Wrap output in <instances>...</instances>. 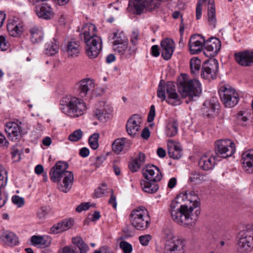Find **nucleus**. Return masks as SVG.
<instances>
[{
  "mask_svg": "<svg viewBox=\"0 0 253 253\" xmlns=\"http://www.w3.org/2000/svg\"><path fill=\"white\" fill-rule=\"evenodd\" d=\"M139 37V32L137 30L133 31L131 35L130 42L135 46L137 43V41Z\"/></svg>",
  "mask_w": 253,
  "mask_h": 253,
  "instance_id": "nucleus-55",
  "label": "nucleus"
},
{
  "mask_svg": "<svg viewBox=\"0 0 253 253\" xmlns=\"http://www.w3.org/2000/svg\"><path fill=\"white\" fill-rule=\"evenodd\" d=\"M215 156L210 155H203L199 161V166L205 170L213 169L215 165Z\"/></svg>",
  "mask_w": 253,
  "mask_h": 253,
  "instance_id": "nucleus-27",
  "label": "nucleus"
},
{
  "mask_svg": "<svg viewBox=\"0 0 253 253\" xmlns=\"http://www.w3.org/2000/svg\"><path fill=\"white\" fill-rule=\"evenodd\" d=\"M60 222L53 225L50 228V233L56 234L62 232Z\"/></svg>",
  "mask_w": 253,
  "mask_h": 253,
  "instance_id": "nucleus-54",
  "label": "nucleus"
},
{
  "mask_svg": "<svg viewBox=\"0 0 253 253\" xmlns=\"http://www.w3.org/2000/svg\"><path fill=\"white\" fill-rule=\"evenodd\" d=\"M42 241L40 243V245L42 247H46L50 245L51 243V238L48 236H42Z\"/></svg>",
  "mask_w": 253,
  "mask_h": 253,
  "instance_id": "nucleus-60",
  "label": "nucleus"
},
{
  "mask_svg": "<svg viewBox=\"0 0 253 253\" xmlns=\"http://www.w3.org/2000/svg\"><path fill=\"white\" fill-rule=\"evenodd\" d=\"M78 248L81 253H86L89 250L88 247L84 242L78 247Z\"/></svg>",
  "mask_w": 253,
  "mask_h": 253,
  "instance_id": "nucleus-64",
  "label": "nucleus"
},
{
  "mask_svg": "<svg viewBox=\"0 0 253 253\" xmlns=\"http://www.w3.org/2000/svg\"><path fill=\"white\" fill-rule=\"evenodd\" d=\"M176 84L179 93L183 97H188L189 101L196 100L202 93L200 82L196 79L189 80L186 74H181Z\"/></svg>",
  "mask_w": 253,
  "mask_h": 253,
  "instance_id": "nucleus-2",
  "label": "nucleus"
},
{
  "mask_svg": "<svg viewBox=\"0 0 253 253\" xmlns=\"http://www.w3.org/2000/svg\"><path fill=\"white\" fill-rule=\"evenodd\" d=\"M151 239L152 236L149 234L142 235L139 237V241L143 246H147Z\"/></svg>",
  "mask_w": 253,
  "mask_h": 253,
  "instance_id": "nucleus-49",
  "label": "nucleus"
},
{
  "mask_svg": "<svg viewBox=\"0 0 253 253\" xmlns=\"http://www.w3.org/2000/svg\"><path fill=\"white\" fill-rule=\"evenodd\" d=\"M218 70V62L215 58H211L203 64L201 77L209 81L216 78Z\"/></svg>",
  "mask_w": 253,
  "mask_h": 253,
  "instance_id": "nucleus-12",
  "label": "nucleus"
},
{
  "mask_svg": "<svg viewBox=\"0 0 253 253\" xmlns=\"http://www.w3.org/2000/svg\"><path fill=\"white\" fill-rule=\"evenodd\" d=\"M166 133L168 137H172L174 134V121L170 120L167 125Z\"/></svg>",
  "mask_w": 253,
  "mask_h": 253,
  "instance_id": "nucleus-47",
  "label": "nucleus"
},
{
  "mask_svg": "<svg viewBox=\"0 0 253 253\" xmlns=\"http://www.w3.org/2000/svg\"><path fill=\"white\" fill-rule=\"evenodd\" d=\"M185 242L183 239L175 241V253H184Z\"/></svg>",
  "mask_w": 253,
  "mask_h": 253,
  "instance_id": "nucleus-44",
  "label": "nucleus"
},
{
  "mask_svg": "<svg viewBox=\"0 0 253 253\" xmlns=\"http://www.w3.org/2000/svg\"><path fill=\"white\" fill-rule=\"evenodd\" d=\"M205 50L204 54L209 57H212L217 55L221 48V42L220 40L215 37H211L204 42Z\"/></svg>",
  "mask_w": 253,
  "mask_h": 253,
  "instance_id": "nucleus-16",
  "label": "nucleus"
},
{
  "mask_svg": "<svg viewBox=\"0 0 253 253\" xmlns=\"http://www.w3.org/2000/svg\"><path fill=\"white\" fill-rule=\"evenodd\" d=\"M63 232L71 228L74 224V220L65 219L60 222Z\"/></svg>",
  "mask_w": 253,
  "mask_h": 253,
  "instance_id": "nucleus-45",
  "label": "nucleus"
},
{
  "mask_svg": "<svg viewBox=\"0 0 253 253\" xmlns=\"http://www.w3.org/2000/svg\"><path fill=\"white\" fill-rule=\"evenodd\" d=\"M157 95L162 102L166 101L168 104L174 105V82L161 80L158 86Z\"/></svg>",
  "mask_w": 253,
  "mask_h": 253,
  "instance_id": "nucleus-7",
  "label": "nucleus"
},
{
  "mask_svg": "<svg viewBox=\"0 0 253 253\" xmlns=\"http://www.w3.org/2000/svg\"><path fill=\"white\" fill-rule=\"evenodd\" d=\"M23 24L18 17H14L9 19L7 29L9 34L12 37L19 36L23 31Z\"/></svg>",
  "mask_w": 253,
  "mask_h": 253,
  "instance_id": "nucleus-21",
  "label": "nucleus"
},
{
  "mask_svg": "<svg viewBox=\"0 0 253 253\" xmlns=\"http://www.w3.org/2000/svg\"><path fill=\"white\" fill-rule=\"evenodd\" d=\"M201 61L197 57L192 58L190 62L191 71L193 74L198 73L201 67Z\"/></svg>",
  "mask_w": 253,
  "mask_h": 253,
  "instance_id": "nucleus-39",
  "label": "nucleus"
},
{
  "mask_svg": "<svg viewBox=\"0 0 253 253\" xmlns=\"http://www.w3.org/2000/svg\"><path fill=\"white\" fill-rule=\"evenodd\" d=\"M12 202L19 208L22 207L24 205V198L20 197L18 195H14L12 197Z\"/></svg>",
  "mask_w": 253,
  "mask_h": 253,
  "instance_id": "nucleus-50",
  "label": "nucleus"
},
{
  "mask_svg": "<svg viewBox=\"0 0 253 253\" xmlns=\"http://www.w3.org/2000/svg\"><path fill=\"white\" fill-rule=\"evenodd\" d=\"M130 222L134 228L138 230L144 231L150 225L151 218L147 209L139 207L132 211L129 215Z\"/></svg>",
  "mask_w": 253,
  "mask_h": 253,
  "instance_id": "nucleus-6",
  "label": "nucleus"
},
{
  "mask_svg": "<svg viewBox=\"0 0 253 253\" xmlns=\"http://www.w3.org/2000/svg\"><path fill=\"white\" fill-rule=\"evenodd\" d=\"M155 116V106L152 105L150 107V110L148 116L147 121L148 122H152Z\"/></svg>",
  "mask_w": 253,
  "mask_h": 253,
  "instance_id": "nucleus-58",
  "label": "nucleus"
},
{
  "mask_svg": "<svg viewBox=\"0 0 253 253\" xmlns=\"http://www.w3.org/2000/svg\"><path fill=\"white\" fill-rule=\"evenodd\" d=\"M205 176L197 173L196 172H192L189 176V180L190 182L194 184L201 183L205 180Z\"/></svg>",
  "mask_w": 253,
  "mask_h": 253,
  "instance_id": "nucleus-40",
  "label": "nucleus"
},
{
  "mask_svg": "<svg viewBox=\"0 0 253 253\" xmlns=\"http://www.w3.org/2000/svg\"><path fill=\"white\" fill-rule=\"evenodd\" d=\"M78 95L84 100L90 99L93 91L95 89L93 80L89 78L84 79L76 84Z\"/></svg>",
  "mask_w": 253,
  "mask_h": 253,
  "instance_id": "nucleus-11",
  "label": "nucleus"
},
{
  "mask_svg": "<svg viewBox=\"0 0 253 253\" xmlns=\"http://www.w3.org/2000/svg\"><path fill=\"white\" fill-rule=\"evenodd\" d=\"M126 138H118L114 140L112 144V150L116 154L121 152L124 147L126 141Z\"/></svg>",
  "mask_w": 253,
  "mask_h": 253,
  "instance_id": "nucleus-38",
  "label": "nucleus"
},
{
  "mask_svg": "<svg viewBox=\"0 0 253 253\" xmlns=\"http://www.w3.org/2000/svg\"><path fill=\"white\" fill-rule=\"evenodd\" d=\"M175 203L180 206L179 210L175 212V222L193 226L200 213V203L194 192L180 193L175 198Z\"/></svg>",
  "mask_w": 253,
  "mask_h": 253,
  "instance_id": "nucleus-1",
  "label": "nucleus"
},
{
  "mask_svg": "<svg viewBox=\"0 0 253 253\" xmlns=\"http://www.w3.org/2000/svg\"><path fill=\"white\" fill-rule=\"evenodd\" d=\"M112 110L104 102L98 103L94 116L102 122H106L112 118Z\"/></svg>",
  "mask_w": 253,
  "mask_h": 253,
  "instance_id": "nucleus-17",
  "label": "nucleus"
},
{
  "mask_svg": "<svg viewBox=\"0 0 253 253\" xmlns=\"http://www.w3.org/2000/svg\"><path fill=\"white\" fill-rule=\"evenodd\" d=\"M5 131L12 141H16L21 139V128L17 123L12 122L7 123Z\"/></svg>",
  "mask_w": 253,
  "mask_h": 253,
  "instance_id": "nucleus-20",
  "label": "nucleus"
},
{
  "mask_svg": "<svg viewBox=\"0 0 253 253\" xmlns=\"http://www.w3.org/2000/svg\"><path fill=\"white\" fill-rule=\"evenodd\" d=\"M202 3L200 2H199L196 6V19H200L201 18L202 16Z\"/></svg>",
  "mask_w": 253,
  "mask_h": 253,
  "instance_id": "nucleus-59",
  "label": "nucleus"
},
{
  "mask_svg": "<svg viewBox=\"0 0 253 253\" xmlns=\"http://www.w3.org/2000/svg\"><path fill=\"white\" fill-rule=\"evenodd\" d=\"M106 187V185L103 184L101 187H98L95 191L94 196L96 198L101 197L105 194V191L107 189Z\"/></svg>",
  "mask_w": 253,
  "mask_h": 253,
  "instance_id": "nucleus-51",
  "label": "nucleus"
},
{
  "mask_svg": "<svg viewBox=\"0 0 253 253\" xmlns=\"http://www.w3.org/2000/svg\"><path fill=\"white\" fill-rule=\"evenodd\" d=\"M58 253H77L76 249L69 246L64 247Z\"/></svg>",
  "mask_w": 253,
  "mask_h": 253,
  "instance_id": "nucleus-62",
  "label": "nucleus"
},
{
  "mask_svg": "<svg viewBox=\"0 0 253 253\" xmlns=\"http://www.w3.org/2000/svg\"><path fill=\"white\" fill-rule=\"evenodd\" d=\"M140 118L137 114L133 115L127 121L126 125V130L131 136L134 137L140 130Z\"/></svg>",
  "mask_w": 253,
  "mask_h": 253,
  "instance_id": "nucleus-22",
  "label": "nucleus"
},
{
  "mask_svg": "<svg viewBox=\"0 0 253 253\" xmlns=\"http://www.w3.org/2000/svg\"><path fill=\"white\" fill-rule=\"evenodd\" d=\"M59 45L57 41L53 39V41H50L45 44L44 50L45 53L49 56L54 55L58 52Z\"/></svg>",
  "mask_w": 253,
  "mask_h": 253,
  "instance_id": "nucleus-35",
  "label": "nucleus"
},
{
  "mask_svg": "<svg viewBox=\"0 0 253 253\" xmlns=\"http://www.w3.org/2000/svg\"><path fill=\"white\" fill-rule=\"evenodd\" d=\"M120 247L124 253H131L132 251V245L126 241H121L120 243Z\"/></svg>",
  "mask_w": 253,
  "mask_h": 253,
  "instance_id": "nucleus-46",
  "label": "nucleus"
},
{
  "mask_svg": "<svg viewBox=\"0 0 253 253\" xmlns=\"http://www.w3.org/2000/svg\"><path fill=\"white\" fill-rule=\"evenodd\" d=\"M31 242L34 245H40L41 242L42 241V236H38L37 235H34L31 237Z\"/></svg>",
  "mask_w": 253,
  "mask_h": 253,
  "instance_id": "nucleus-61",
  "label": "nucleus"
},
{
  "mask_svg": "<svg viewBox=\"0 0 253 253\" xmlns=\"http://www.w3.org/2000/svg\"><path fill=\"white\" fill-rule=\"evenodd\" d=\"M142 174L146 180L140 181L143 191L150 194L156 193L159 189L157 182L162 178L160 169L154 165H147L143 169Z\"/></svg>",
  "mask_w": 253,
  "mask_h": 253,
  "instance_id": "nucleus-4",
  "label": "nucleus"
},
{
  "mask_svg": "<svg viewBox=\"0 0 253 253\" xmlns=\"http://www.w3.org/2000/svg\"><path fill=\"white\" fill-rule=\"evenodd\" d=\"M37 1L35 5L34 10L39 18L49 20L54 18L55 13L52 8L48 4L44 2H39Z\"/></svg>",
  "mask_w": 253,
  "mask_h": 253,
  "instance_id": "nucleus-15",
  "label": "nucleus"
},
{
  "mask_svg": "<svg viewBox=\"0 0 253 253\" xmlns=\"http://www.w3.org/2000/svg\"><path fill=\"white\" fill-rule=\"evenodd\" d=\"M11 155L13 159H14L15 157L17 156V158H16V160H19L20 159V152L19 150L17 148L16 146H14L12 148V150L11 151Z\"/></svg>",
  "mask_w": 253,
  "mask_h": 253,
  "instance_id": "nucleus-63",
  "label": "nucleus"
},
{
  "mask_svg": "<svg viewBox=\"0 0 253 253\" xmlns=\"http://www.w3.org/2000/svg\"><path fill=\"white\" fill-rule=\"evenodd\" d=\"M238 251L240 253L250 252L253 248V228L241 231L237 236Z\"/></svg>",
  "mask_w": 253,
  "mask_h": 253,
  "instance_id": "nucleus-8",
  "label": "nucleus"
},
{
  "mask_svg": "<svg viewBox=\"0 0 253 253\" xmlns=\"http://www.w3.org/2000/svg\"><path fill=\"white\" fill-rule=\"evenodd\" d=\"M66 52L69 57H77L80 52L79 42L72 40L68 41L66 47Z\"/></svg>",
  "mask_w": 253,
  "mask_h": 253,
  "instance_id": "nucleus-30",
  "label": "nucleus"
},
{
  "mask_svg": "<svg viewBox=\"0 0 253 253\" xmlns=\"http://www.w3.org/2000/svg\"><path fill=\"white\" fill-rule=\"evenodd\" d=\"M60 109L68 116L75 118L83 115L86 107L83 100L75 96H69L63 97L60 101Z\"/></svg>",
  "mask_w": 253,
  "mask_h": 253,
  "instance_id": "nucleus-5",
  "label": "nucleus"
},
{
  "mask_svg": "<svg viewBox=\"0 0 253 253\" xmlns=\"http://www.w3.org/2000/svg\"><path fill=\"white\" fill-rule=\"evenodd\" d=\"M208 15L209 24L215 28L216 20L214 1H209Z\"/></svg>",
  "mask_w": 253,
  "mask_h": 253,
  "instance_id": "nucleus-34",
  "label": "nucleus"
},
{
  "mask_svg": "<svg viewBox=\"0 0 253 253\" xmlns=\"http://www.w3.org/2000/svg\"><path fill=\"white\" fill-rule=\"evenodd\" d=\"M68 164L66 162L59 161L51 169L50 179L53 182H58L63 178V184L60 189L64 193L68 192L73 184L74 175L72 171H67Z\"/></svg>",
  "mask_w": 253,
  "mask_h": 253,
  "instance_id": "nucleus-3",
  "label": "nucleus"
},
{
  "mask_svg": "<svg viewBox=\"0 0 253 253\" xmlns=\"http://www.w3.org/2000/svg\"><path fill=\"white\" fill-rule=\"evenodd\" d=\"M241 161L245 170L249 173H253V151L249 150L243 153Z\"/></svg>",
  "mask_w": 253,
  "mask_h": 253,
  "instance_id": "nucleus-26",
  "label": "nucleus"
},
{
  "mask_svg": "<svg viewBox=\"0 0 253 253\" xmlns=\"http://www.w3.org/2000/svg\"><path fill=\"white\" fill-rule=\"evenodd\" d=\"M9 46L8 42L6 41L5 37L2 35L0 36V50L1 51L6 50Z\"/></svg>",
  "mask_w": 253,
  "mask_h": 253,
  "instance_id": "nucleus-53",
  "label": "nucleus"
},
{
  "mask_svg": "<svg viewBox=\"0 0 253 253\" xmlns=\"http://www.w3.org/2000/svg\"><path fill=\"white\" fill-rule=\"evenodd\" d=\"M99 136L100 135L98 133L95 132L92 134L89 137V145L90 147L93 150H96L98 148V139L99 138Z\"/></svg>",
  "mask_w": 253,
  "mask_h": 253,
  "instance_id": "nucleus-41",
  "label": "nucleus"
},
{
  "mask_svg": "<svg viewBox=\"0 0 253 253\" xmlns=\"http://www.w3.org/2000/svg\"><path fill=\"white\" fill-rule=\"evenodd\" d=\"M113 48L116 53L125 58H129L134 56L136 52V48L135 46L128 47V42L117 44H113Z\"/></svg>",
  "mask_w": 253,
  "mask_h": 253,
  "instance_id": "nucleus-18",
  "label": "nucleus"
},
{
  "mask_svg": "<svg viewBox=\"0 0 253 253\" xmlns=\"http://www.w3.org/2000/svg\"><path fill=\"white\" fill-rule=\"evenodd\" d=\"M165 247L164 253H173L174 234L172 228L166 227L164 230Z\"/></svg>",
  "mask_w": 253,
  "mask_h": 253,
  "instance_id": "nucleus-25",
  "label": "nucleus"
},
{
  "mask_svg": "<svg viewBox=\"0 0 253 253\" xmlns=\"http://www.w3.org/2000/svg\"><path fill=\"white\" fill-rule=\"evenodd\" d=\"M7 181V171L5 168L0 165V208L3 207L7 200L6 198H2L1 197V189L5 187Z\"/></svg>",
  "mask_w": 253,
  "mask_h": 253,
  "instance_id": "nucleus-31",
  "label": "nucleus"
},
{
  "mask_svg": "<svg viewBox=\"0 0 253 253\" xmlns=\"http://www.w3.org/2000/svg\"><path fill=\"white\" fill-rule=\"evenodd\" d=\"M90 206L89 202L82 203L81 204L77 206L76 208V211L78 212H82L83 211L87 210Z\"/></svg>",
  "mask_w": 253,
  "mask_h": 253,
  "instance_id": "nucleus-56",
  "label": "nucleus"
},
{
  "mask_svg": "<svg viewBox=\"0 0 253 253\" xmlns=\"http://www.w3.org/2000/svg\"><path fill=\"white\" fill-rule=\"evenodd\" d=\"M205 39L204 37L195 34L191 36L189 41V46L190 53L192 54H197L201 52L204 47Z\"/></svg>",
  "mask_w": 253,
  "mask_h": 253,
  "instance_id": "nucleus-19",
  "label": "nucleus"
},
{
  "mask_svg": "<svg viewBox=\"0 0 253 253\" xmlns=\"http://www.w3.org/2000/svg\"><path fill=\"white\" fill-rule=\"evenodd\" d=\"M83 135L81 129H78L73 132L68 137V139L72 142H77L80 140Z\"/></svg>",
  "mask_w": 253,
  "mask_h": 253,
  "instance_id": "nucleus-43",
  "label": "nucleus"
},
{
  "mask_svg": "<svg viewBox=\"0 0 253 253\" xmlns=\"http://www.w3.org/2000/svg\"><path fill=\"white\" fill-rule=\"evenodd\" d=\"M0 239L4 244L10 247H14L19 243L18 237L13 232L5 231L0 235Z\"/></svg>",
  "mask_w": 253,
  "mask_h": 253,
  "instance_id": "nucleus-28",
  "label": "nucleus"
},
{
  "mask_svg": "<svg viewBox=\"0 0 253 253\" xmlns=\"http://www.w3.org/2000/svg\"><path fill=\"white\" fill-rule=\"evenodd\" d=\"M83 30L84 40H88L95 37H98L96 35V28L93 24H86L84 27Z\"/></svg>",
  "mask_w": 253,
  "mask_h": 253,
  "instance_id": "nucleus-33",
  "label": "nucleus"
},
{
  "mask_svg": "<svg viewBox=\"0 0 253 253\" xmlns=\"http://www.w3.org/2000/svg\"><path fill=\"white\" fill-rule=\"evenodd\" d=\"M145 155L144 153L139 152L135 158L132 160L128 166L130 170L132 172L137 171L145 162Z\"/></svg>",
  "mask_w": 253,
  "mask_h": 253,
  "instance_id": "nucleus-29",
  "label": "nucleus"
},
{
  "mask_svg": "<svg viewBox=\"0 0 253 253\" xmlns=\"http://www.w3.org/2000/svg\"><path fill=\"white\" fill-rule=\"evenodd\" d=\"M85 53L90 59L96 58L102 49V41L99 37L84 40Z\"/></svg>",
  "mask_w": 253,
  "mask_h": 253,
  "instance_id": "nucleus-13",
  "label": "nucleus"
},
{
  "mask_svg": "<svg viewBox=\"0 0 253 253\" xmlns=\"http://www.w3.org/2000/svg\"><path fill=\"white\" fill-rule=\"evenodd\" d=\"M155 1H129L128 8H133V12L140 14L146 11H151L158 7L159 3Z\"/></svg>",
  "mask_w": 253,
  "mask_h": 253,
  "instance_id": "nucleus-14",
  "label": "nucleus"
},
{
  "mask_svg": "<svg viewBox=\"0 0 253 253\" xmlns=\"http://www.w3.org/2000/svg\"><path fill=\"white\" fill-rule=\"evenodd\" d=\"M162 56L165 60L169 59L174 50V41L172 39L166 38L161 42Z\"/></svg>",
  "mask_w": 253,
  "mask_h": 253,
  "instance_id": "nucleus-24",
  "label": "nucleus"
},
{
  "mask_svg": "<svg viewBox=\"0 0 253 253\" xmlns=\"http://www.w3.org/2000/svg\"><path fill=\"white\" fill-rule=\"evenodd\" d=\"M218 104L217 103H212L209 101H206L202 108L203 115L210 117L215 114V110L217 109Z\"/></svg>",
  "mask_w": 253,
  "mask_h": 253,
  "instance_id": "nucleus-32",
  "label": "nucleus"
},
{
  "mask_svg": "<svg viewBox=\"0 0 253 253\" xmlns=\"http://www.w3.org/2000/svg\"><path fill=\"white\" fill-rule=\"evenodd\" d=\"M47 209L45 207L41 208L37 212V216L39 219H43L47 214Z\"/></svg>",
  "mask_w": 253,
  "mask_h": 253,
  "instance_id": "nucleus-57",
  "label": "nucleus"
},
{
  "mask_svg": "<svg viewBox=\"0 0 253 253\" xmlns=\"http://www.w3.org/2000/svg\"><path fill=\"white\" fill-rule=\"evenodd\" d=\"M30 33L31 40L33 43H38L42 41L43 37V33L37 27L32 28Z\"/></svg>",
  "mask_w": 253,
  "mask_h": 253,
  "instance_id": "nucleus-37",
  "label": "nucleus"
},
{
  "mask_svg": "<svg viewBox=\"0 0 253 253\" xmlns=\"http://www.w3.org/2000/svg\"><path fill=\"white\" fill-rule=\"evenodd\" d=\"M175 159H180L182 155L183 149L181 145L179 143H176L175 142Z\"/></svg>",
  "mask_w": 253,
  "mask_h": 253,
  "instance_id": "nucleus-52",
  "label": "nucleus"
},
{
  "mask_svg": "<svg viewBox=\"0 0 253 253\" xmlns=\"http://www.w3.org/2000/svg\"><path fill=\"white\" fill-rule=\"evenodd\" d=\"M167 151L169 156L174 158V141L172 139L167 141Z\"/></svg>",
  "mask_w": 253,
  "mask_h": 253,
  "instance_id": "nucleus-48",
  "label": "nucleus"
},
{
  "mask_svg": "<svg viewBox=\"0 0 253 253\" xmlns=\"http://www.w3.org/2000/svg\"><path fill=\"white\" fill-rule=\"evenodd\" d=\"M215 154L223 158L232 156L235 152L234 142L229 139H220L215 142Z\"/></svg>",
  "mask_w": 253,
  "mask_h": 253,
  "instance_id": "nucleus-10",
  "label": "nucleus"
},
{
  "mask_svg": "<svg viewBox=\"0 0 253 253\" xmlns=\"http://www.w3.org/2000/svg\"><path fill=\"white\" fill-rule=\"evenodd\" d=\"M110 39L113 40V44H119L127 42L128 40L124 33L122 31H117L112 33L110 36Z\"/></svg>",
  "mask_w": 253,
  "mask_h": 253,
  "instance_id": "nucleus-36",
  "label": "nucleus"
},
{
  "mask_svg": "<svg viewBox=\"0 0 253 253\" xmlns=\"http://www.w3.org/2000/svg\"><path fill=\"white\" fill-rule=\"evenodd\" d=\"M251 115V110L249 111H241L237 114V119L239 123L244 125L245 123L247 121L248 118Z\"/></svg>",
  "mask_w": 253,
  "mask_h": 253,
  "instance_id": "nucleus-42",
  "label": "nucleus"
},
{
  "mask_svg": "<svg viewBox=\"0 0 253 253\" xmlns=\"http://www.w3.org/2000/svg\"><path fill=\"white\" fill-rule=\"evenodd\" d=\"M218 92L221 100L227 107H233L239 102L238 93L228 85L220 86Z\"/></svg>",
  "mask_w": 253,
  "mask_h": 253,
  "instance_id": "nucleus-9",
  "label": "nucleus"
},
{
  "mask_svg": "<svg viewBox=\"0 0 253 253\" xmlns=\"http://www.w3.org/2000/svg\"><path fill=\"white\" fill-rule=\"evenodd\" d=\"M236 62L240 65L245 67L253 65V52L249 51L239 52L234 54Z\"/></svg>",
  "mask_w": 253,
  "mask_h": 253,
  "instance_id": "nucleus-23",
  "label": "nucleus"
}]
</instances>
